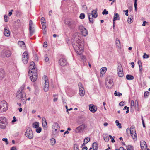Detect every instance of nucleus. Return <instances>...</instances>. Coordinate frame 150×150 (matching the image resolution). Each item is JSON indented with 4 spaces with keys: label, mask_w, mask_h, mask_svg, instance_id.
I'll return each mask as SVG.
<instances>
[{
    "label": "nucleus",
    "mask_w": 150,
    "mask_h": 150,
    "mask_svg": "<svg viewBox=\"0 0 150 150\" xmlns=\"http://www.w3.org/2000/svg\"><path fill=\"white\" fill-rule=\"evenodd\" d=\"M149 94V92L147 91H146L144 93V96H148Z\"/></svg>",
    "instance_id": "4d7b16f0"
},
{
    "label": "nucleus",
    "mask_w": 150,
    "mask_h": 150,
    "mask_svg": "<svg viewBox=\"0 0 150 150\" xmlns=\"http://www.w3.org/2000/svg\"><path fill=\"white\" fill-rule=\"evenodd\" d=\"M89 110L92 112L94 113L97 110V108L93 105L91 104L89 105Z\"/></svg>",
    "instance_id": "dca6fc26"
},
{
    "label": "nucleus",
    "mask_w": 150,
    "mask_h": 150,
    "mask_svg": "<svg viewBox=\"0 0 150 150\" xmlns=\"http://www.w3.org/2000/svg\"><path fill=\"white\" fill-rule=\"evenodd\" d=\"M11 54V52L9 50H3L1 53V55L3 57H9Z\"/></svg>",
    "instance_id": "9b49d317"
},
{
    "label": "nucleus",
    "mask_w": 150,
    "mask_h": 150,
    "mask_svg": "<svg viewBox=\"0 0 150 150\" xmlns=\"http://www.w3.org/2000/svg\"><path fill=\"white\" fill-rule=\"evenodd\" d=\"M5 73L4 69L2 68L0 69V79L2 80L4 78Z\"/></svg>",
    "instance_id": "f3484780"
},
{
    "label": "nucleus",
    "mask_w": 150,
    "mask_h": 150,
    "mask_svg": "<svg viewBox=\"0 0 150 150\" xmlns=\"http://www.w3.org/2000/svg\"><path fill=\"white\" fill-rule=\"evenodd\" d=\"M33 24V22L32 20H30L29 21V28L30 29L32 27V25Z\"/></svg>",
    "instance_id": "6e6d98bb"
},
{
    "label": "nucleus",
    "mask_w": 150,
    "mask_h": 150,
    "mask_svg": "<svg viewBox=\"0 0 150 150\" xmlns=\"http://www.w3.org/2000/svg\"><path fill=\"white\" fill-rule=\"evenodd\" d=\"M7 18L8 16L6 15H5L4 16V20L5 22H7L8 21V20Z\"/></svg>",
    "instance_id": "3c124183"
},
{
    "label": "nucleus",
    "mask_w": 150,
    "mask_h": 150,
    "mask_svg": "<svg viewBox=\"0 0 150 150\" xmlns=\"http://www.w3.org/2000/svg\"><path fill=\"white\" fill-rule=\"evenodd\" d=\"M73 40L76 41L72 42V45L76 53L78 55L81 54L83 51V42L82 40L79 39L78 36L74 38Z\"/></svg>",
    "instance_id": "f257e3e1"
},
{
    "label": "nucleus",
    "mask_w": 150,
    "mask_h": 150,
    "mask_svg": "<svg viewBox=\"0 0 150 150\" xmlns=\"http://www.w3.org/2000/svg\"><path fill=\"white\" fill-rule=\"evenodd\" d=\"M60 129V127L57 123H54L53 125L52 129Z\"/></svg>",
    "instance_id": "c85d7f7f"
},
{
    "label": "nucleus",
    "mask_w": 150,
    "mask_h": 150,
    "mask_svg": "<svg viewBox=\"0 0 150 150\" xmlns=\"http://www.w3.org/2000/svg\"><path fill=\"white\" fill-rule=\"evenodd\" d=\"M29 31L30 33V36L31 37L33 35V34L34 33V30L33 29L32 27L30 29L29 28Z\"/></svg>",
    "instance_id": "c9c22d12"
},
{
    "label": "nucleus",
    "mask_w": 150,
    "mask_h": 150,
    "mask_svg": "<svg viewBox=\"0 0 150 150\" xmlns=\"http://www.w3.org/2000/svg\"><path fill=\"white\" fill-rule=\"evenodd\" d=\"M45 62H47L49 61V58L47 56H45Z\"/></svg>",
    "instance_id": "338daca9"
},
{
    "label": "nucleus",
    "mask_w": 150,
    "mask_h": 150,
    "mask_svg": "<svg viewBox=\"0 0 150 150\" xmlns=\"http://www.w3.org/2000/svg\"><path fill=\"white\" fill-rule=\"evenodd\" d=\"M10 31L6 28L4 29V34L6 36L8 37L10 35Z\"/></svg>",
    "instance_id": "393cba45"
},
{
    "label": "nucleus",
    "mask_w": 150,
    "mask_h": 150,
    "mask_svg": "<svg viewBox=\"0 0 150 150\" xmlns=\"http://www.w3.org/2000/svg\"><path fill=\"white\" fill-rule=\"evenodd\" d=\"M126 78L128 80H132L134 79V77L132 75L127 74L126 76Z\"/></svg>",
    "instance_id": "c756f323"
},
{
    "label": "nucleus",
    "mask_w": 150,
    "mask_h": 150,
    "mask_svg": "<svg viewBox=\"0 0 150 150\" xmlns=\"http://www.w3.org/2000/svg\"><path fill=\"white\" fill-rule=\"evenodd\" d=\"M16 23H17L18 24H19L18 25H19L21 23V21L20 20L18 19L15 21Z\"/></svg>",
    "instance_id": "13d9d810"
},
{
    "label": "nucleus",
    "mask_w": 150,
    "mask_h": 150,
    "mask_svg": "<svg viewBox=\"0 0 150 150\" xmlns=\"http://www.w3.org/2000/svg\"><path fill=\"white\" fill-rule=\"evenodd\" d=\"M138 64L139 65V72L140 74H142V63L141 61L140 60H139L138 62Z\"/></svg>",
    "instance_id": "412c9836"
},
{
    "label": "nucleus",
    "mask_w": 150,
    "mask_h": 150,
    "mask_svg": "<svg viewBox=\"0 0 150 150\" xmlns=\"http://www.w3.org/2000/svg\"><path fill=\"white\" fill-rule=\"evenodd\" d=\"M106 69H107L105 67L102 68L100 70V73L102 74H104L106 72Z\"/></svg>",
    "instance_id": "473e14b6"
},
{
    "label": "nucleus",
    "mask_w": 150,
    "mask_h": 150,
    "mask_svg": "<svg viewBox=\"0 0 150 150\" xmlns=\"http://www.w3.org/2000/svg\"><path fill=\"white\" fill-rule=\"evenodd\" d=\"M132 19H131L130 18H128L127 20V22L128 23H132L131 22Z\"/></svg>",
    "instance_id": "680f3d73"
},
{
    "label": "nucleus",
    "mask_w": 150,
    "mask_h": 150,
    "mask_svg": "<svg viewBox=\"0 0 150 150\" xmlns=\"http://www.w3.org/2000/svg\"><path fill=\"white\" fill-rule=\"evenodd\" d=\"M43 78L44 79L45 82H46V81L48 82V79L47 77L46 76H43Z\"/></svg>",
    "instance_id": "8fccbe9b"
},
{
    "label": "nucleus",
    "mask_w": 150,
    "mask_h": 150,
    "mask_svg": "<svg viewBox=\"0 0 150 150\" xmlns=\"http://www.w3.org/2000/svg\"><path fill=\"white\" fill-rule=\"evenodd\" d=\"M115 122L116 124V126H118L119 128L120 129L122 128V127L121 126V123H119V121L118 120H116Z\"/></svg>",
    "instance_id": "e433bc0d"
},
{
    "label": "nucleus",
    "mask_w": 150,
    "mask_h": 150,
    "mask_svg": "<svg viewBox=\"0 0 150 150\" xmlns=\"http://www.w3.org/2000/svg\"><path fill=\"white\" fill-rule=\"evenodd\" d=\"M145 56L147 58H148L149 57V56L148 55H147L145 53H144V55L143 56V58H145Z\"/></svg>",
    "instance_id": "603ef678"
},
{
    "label": "nucleus",
    "mask_w": 150,
    "mask_h": 150,
    "mask_svg": "<svg viewBox=\"0 0 150 150\" xmlns=\"http://www.w3.org/2000/svg\"><path fill=\"white\" fill-rule=\"evenodd\" d=\"M17 98L23 104L26 103L27 100L26 93L25 92L17 91L16 94Z\"/></svg>",
    "instance_id": "7ed1b4c3"
},
{
    "label": "nucleus",
    "mask_w": 150,
    "mask_h": 150,
    "mask_svg": "<svg viewBox=\"0 0 150 150\" xmlns=\"http://www.w3.org/2000/svg\"><path fill=\"white\" fill-rule=\"evenodd\" d=\"M119 105L121 106H123L124 105V102L122 101L120 102L119 103Z\"/></svg>",
    "instance_id": "69168bd1"
},
{
    "label": "nucleus",
    "mask_w": 150,
    "mask_h": 150,
    "mask_svg": "<svg viewBox=\"0 0 150 150\" xmlns=\"http://www.w3.org/2000/svg\"><path fill=\"white\" fill-rule=\"evenodd\" d=\"M51 144L53 145H54L55 143V141L54 139L53 138H52V139L51 140Z\"/></svg>",
    "instance_id": "37998d69"
},
{
    "label": "nucleus",
    "mask_w": 150,
    "mask_h": 150,
    "mask_svg": "<svg viewBox=\"0 0 150 150\" xmlns=\"http://www.w3.org/2000/svg\"><path fill=\"white\" fill-rule=\"evenodd\" d=\"M59 131V129H52V131L53 134L54 135H56Z\"/></svg>",
    "instance_id": "bb28decb"
},
{
    "label": "nucleus",
    "mask_w": 150,
    "mask_h": 150,
    "mask_svg": "<svg viewBox=\"0 0 150 150\" xmlns=\"http://www.w3.org/2000/svg\"><path fill=\"white\" fill-rule=\"evenodd\" d=\"M41 23H46V22H45V19L44 17H42L41 18Z\"/></svg>",
    "instance_id": "49530a36"
},
{
    "label": "nucleus",
    "mask_w": 150,
    "mask_h": 150,
    "mask_svg": "<svg viewBox=\"0 0 150 150\" xmlns=\"http://www.w3.org/2000/svg\"><path fill=\"white\" fill-rule=\"evenodd\" d=\"M88 15L89 21V22L93 23V21L92 17H91V13H88Z\"/></svg>",
    "instance_id": "2f4dec72"
},
{
    "label": "nucleus",
    "mask_w": 150,
    "mask_h": 150,
    "mask_svg": "<svg viewBox=\"0 0 150 150\" xmlns=\"http://www.w3.org/2000/svg\"><path fill=\"white\" fill-rule=\"evenodd\" d=\"M123 71L122 67L121 64H120L118 66L117 71L118 72H121L120 71Z\"/></svg>",
    "instance_id": "72a5a7b5"
},
{
    "label": "nucleus",
    "mask_w": 150,
    "mask_h": 150,
    "mask_svg": "<svg viewBox=\"0 0 150 150\" xmlns=\"http://www.w3.org/2000/svg\"><path fill=\"white\" fill-rule=\"evenodd\" d=\"M104 139L106 142H108L109 141V139L108 137H106L104 138Z\"/></svg>",
    "instance_id": "0e129e2a"
},
{
    "label": "nucleus",
    "mask_w": 150,
    "mask_h": 150,
    "mask_svg": "<svg viewBox=\"0 0 150 150\" xmlns=\"http://www.w3.org/2000/svg\"><path fill=\"white\" fill-rule=\"evenodd\" d=\"M29 59L28 54L27 52L25 51L22 55V61L24 64H27Z\"/></svg>",
    "instance_id": "0eeeda50"
},
{
    "label": "nucleus",
    "mask_w": 150,
    "mask_h": 150,
    "mask_svg": "<svg viewBox=\"0 0 150 150\" xmlns=\"http://www.w3.org/2000/svg\"><path fill=\"white\" fill-rule=\"evenodd\" d=\"M79 29L83 36H86L87 35V30L83 26H79Z\"/></svg>",
    "instance_id": "f8f14e48"
},
{
    "label": "nucleus",
    "mask_w": 150,
    "mask_h": 150,
    "mask_svg": "<svg viewBox=\"0 0 150 150\" xmlns=\"http://www.w3.org/2000/svg\"><path fill=\"white\" fill-rule=\"evenodd\" d=\"M92 147L93 150H97L98 147V144L94 142L92 144Z\"/></svg>",
    "instance_id": "4be33fe9"
},
{
    "label": "nucleus",
    "mask_w": 150,
    "mask_h": 150,
    "mask_svg": "<svg viewBox=\"0 0 150 150\" xmlns=\"http://www.w3.org/2000/svg\"><path fill=\"white\" fill-rule=\"evenodd\" d=\"M126 109L127 110L126 111V113H128L129 112V107L127 106H125L124 109L126 110Z\"/></svg>",
    "instance_id": "09e8293b"
},
{
    "label": "nucleus",
    "mask_w": 150,
    "mask_h": 150,
    "mask_svg": "<svg viewBox=\"0 0 150 150\" xmlns=\"http://www.w3.org/2000/svg\"><path fill=\"white\" fill-rule=\"evenodd\" d=\"M25 87V86L24 85H23L19 89L18 91L25 92L24 91Z\"/></svg>",
    "instance_id": "f704fd0d"
},
{
    "label": "nucleus",
    "mask_w": 150,
    "mask_h": 150,
    "mask_svg": "<svg viewBox=\"0 0 150 150\" xmlns=\"http://www.w3.org/2000/svg\"><path fill=\"white\" fill-rule=\"evenodd\" d=\"M137 0H134V5L135 8V10L136 11H137Z\"/></svg>",
    "instance_id": "a18cd8bd"
},
{
    "label": "nucleus",
    "mask_w": 150,
    "mask_h": 150,
    "mask_svg": "<svg viewBox=\"0 0 150 150\" xmlns=\"http://www.w3.org/2000/svg\"><path fill=\"white\" fill-rule=\"evenodd\" d=\"M78 86L79 90V93L80 95L81 96H84L85 93L84 89L81 83H79Z\"/></svg>",
    "instance_id": "9d476101"
},
{
    "label": "nucleus",
    "mask_w": 150,
    "mask_h": 150,
    "mask_svg": "<svg viewBox=\"0 0 150 150\" xmlns=\"http://www.w3.org/2000/svg\"><path fill=\"white\" fill-rule=\"evenodd\" d=\"M128 131L130 132L131 135L133 139L134 140H136L137 137L135 127L133 125L131 126L130 129L127 128L126 129L127 132V133Z\"/></svg>",
    "instance_id": "20e7f679"
},
{
    "label": "nucleus",
    "mask_w": 150,
    "mask_h": 150,
    "mask_svg": "<svg viewBox=\"0 0 150 150\" xmlns=\"http://www.w3.org/2000/svg\"><path fill=\"white\" fill-rule=\"evenodd\" d=\"M42 128L40 127H38L36 129V132L38 133H40L41 131Z\"/></svg>",
    "instance_id": "c03bdc74"
},
{
    "label": "nucleus",
    "mask_w": 150,
    "mask_h": 150,
    "mask_svg": "<svg viewBox=\"0 0 150 150\" xmlns=\"http://www.w3.org/2000/svg\"><path fill=\"white\" fill-rule=\"evenodd\" d=\"M115 44L118 50H120L121 49L120 42L118 38H116L115 40Z\"/></svg>",
    "instance_id": "a211bd4d"
},
{
    "label": "nucleus",
    "mask_w": 150,
    "mask_h": 150,
    "mask_svg": "<svg viewBox=\"0 0 150 150\" xmlns=\"http://www.w3.org/2000/svg\"><path fill=\"white\" fill-rule=\"evenodd\" d=\"M47 42L46 41L43 44V47H46L47 46Z\"/></svg>",
    "instance_id": "052dcab7"
},
{
    "label": "nucleus",
    "mask_w": 150,
    "mask_h": 150,
    "mask_svg": "<svg viewBox=\"0 0 150 150\" xmlns=\"http://www.w3.org/2000/svg\"><path fill=\"white\" fill-rule=\"evenodd\" d=\"M2 140L3 141L5 142L6 143V144H8V139L7 138H4L2 139Z\"/></svg>",
    "instance_id": "5fc2aeb1"
},
{
    "label": "nucleus",
    "mask_w": 150,
    "mask_h": 150,
    "mask_svg": "<svg viewBox=\"0 0 150 150\" xmlns=\"http://www.w3.org/2000/svg\"><path fill=\"white\" fill-rule=\"evenodd\" d=\"M90 141V138L88 137H86L84 140L83 142L86 144L87 143Z\"/></svg>",
    "instance_id": "58836bf2"
},
{
    "label": "nucleus",
    "mask_w": 150,
    "mask_h": 150,
    "mask_svg": "<svg viewBox=\"0 0 150 150\" xmlns=\"http://www.w3.org/2000/svg\"><path fill=\"white\" fill-rule=\"evenodd\" d=\"M45 83V84L44 86V91L45 92H47L49 89V81L47 82L46 81Z\"/></svg>",
    "instance_id": "b1692460"
},
{
    "label": "nucleus",
    "mask_w": 150,
    "mask_h": 150,
    "mask_svg": "<svg viewBox=\"0 0 150 150\" xmlns=\"http://www.w3.org/2000/svg\"><path fill=\"white\" fill-rule=\"evenodd\" d=\"M7 124V119L6 117H0V128L5 129Z\"/></svg>",
    "instance_id": "423d86ee"
},
{
    "label": "nucleus",
    "mask_w": 150,
    "mask_h": 150,
    "mask_svg": "<svg viewBox=\"0 0 150 150\" xmlns=\"http://www.w3.org/2000/svg\"><path fill=\"white\" fill-rule=\"evenodd\" d=\"M42 125L43 127L44 128H46L47 127V123L46 121V119L44 117L42 119Z\"/></svg>",
    "instance_id": "aec40b11"
},
{
    "label": "nucleus",
    "mask_w": 150,
    "mask_h": 150,
    "mask_svg": "<svg viewBox=\"0 0 150 150\" xmlns=\"http://www.w3.org/2000/svg\"><path fill=\"white\" fill-rule=\"evenodd\" d=\"M7 103L4 100L0 101V112H3L6 111L8 108Z\"/></svg>",
    "instance_id": "39448f33"
},
{
    "label": "nucleus",
    "mask_w": 150,
    "mask_h": 150,
    "mask_svg": "<svg viewBox=\"0 0 150 150\" xmlns=\"http://www.w3.org/2000/svg\"><path fill=\"white\" fill-rule=\"evenodd\" d=\"M120 72H118V75L119 77H122L123 76V71H121Z\"/></svg>",
    "instance_id": "ea45409f"
},
{
    "label": "nucleus",
    "mask_w": 150,
    "mask_h": 150,
    "mask_svg": "<svg viewBox=\"0 0 150 150\" xmlns=\"http://www.w3.org/2000/svg\"><path fill=\"white\" fill-rule=\"evenodd\" d=\"M119 20L120 17L118 14L117 13H115L113 19V22L115 21L116 20Z\"/></svg>",
    "instance_id": "a878e982"
},
{
    "label": "nucleus",
    "mask_w": 150,
    "mask_h": 150,
    "mask_svg": "<svg viewBox=\"0 0 150 150\" xmlns=\"http://www.w3.org/2000/svg\"><path fill=\"white\" fill-rule=\"evenodd\" d=\"M108 11H107L106 9H105L102 12V13L103 15L104 14H108Z\"/></svg>",
    "instance_id": "de8ad7c7"
},
{
    "label": "nucleus",
    "mask_w": 150,
    "mask_h": 150,
    "mask_svg": "<svg viewBox=\"0 0 150 150\" xmlns=\"http://www.w3.org/2000/svg\"><path fill=\"white\" fill-rule=\"evenodd\" d=\"M10 150H17L16 147L13 146L11 148Z\"/></svg>",
    "instance_id": "774afa93"
},
{
    "label": "nucleus",
    "mask_w": 150,
    "mask_h": 150,
    "mask_svg": "<svg viewBox=\"0 0 150 150\" xmlns=\"http://www.w3.org/2000/svg\"><path fill=\"white\" fill-rule=\"evenodd\" d=\"M42 32L44 34H45L46 33L47 30L46 28L42 29Z\"/></svg>",
    "instance_id": "e2e57ef3"
},
{
    "label": "nucleus",
    "mask_w": 150,
    "mask_h": 150,
    "mask_svg": "<svg viewBox=\"0 0 150 150\" xmlns=\"http://www.w3.org/2000/svg\"><path fill=\"white\" fill-rule=\"evenodd\" d=\"M140 144L141 147L142 149H143L144 147H145L146 148V144L145 141H143L141 142Z\"/></svg>",
    "instance_id": "5701e85b"
},
{
    "label": "nucleus",
    "mask_w": 150,
    "mask_h": 150,
    "mask_svg": "<svg viewBox=\"0 0 150 150\" xmlns=\"http://www.w3.org/2000/svg\"><path fill=\"white\" fill-rule=\"evenodd\" d=\"M105 84L107 87L108 88H112L113 85V81L112 79L107 78L105 80Z\"/></svg>",
    "instance_id": "1a4fd4ad"
},
{
    "label": "nucleus",
    "mask_w": 150,
    "mask_h": 150,
    "mask_svg": "<svg viewBox=\"0 0 150 150\" xmlns=\"http://www.w3.org/2000/svg\"><path fill=\"white\" fill-rule=\"evenodd\" d=\"M85 128V125L84 124H82L76 129L75 132L76 133H79L83 131Z\"/></svg>",
    "instance_id": "2eb2a0df"
},
{
    "label": "nucleus",
    "mask_w": 150,
    "mask_h": 150,
    "mask_svg": "<svg viewBox=\"0 0 150 150\" xmlns=\"http://www.w3.org/2000/svg\"><path fill=\"white\" fill-rule=\"evenodd\" d=\"M59 63L60 66H64L67 65V62L65 59L62 58L59 60Z\"/></svg>",
    "instance_id": "4468645a"
},
{
    "label": "nucleus",
    "mask_w": 150,
    "mask_h": 150,
    "mask_svg": "<svg viewBox=\"0 0 150 150\" xmlns=\"http://www.w3.org/2000/svg\"><path fill=\"white\" fill-rule=\"evenodd\" d=\"M69 27L71 29H74L75 27L76 22L73 21H69L67 22Z\"/></svg>",
    "instance_id": "ddd939ff"
},
{
    "label": "nucleus",
    "mask_w": 150,
    "mask_h": 150,
    "mask_svg": "<svg viewBox=\"0 0 150 150\" xmlns=\"http://www.w3.org/2000/svg\"><path fill=\"white\" fill-rule=\"evenodd\" d=\"M85 17V15L84 13H81L79 16V18L80 19H83Z\"/></svg>",
    "instance_id": "79ce46f5"
},
{
    "label": "nucleus",
    "mask_w": 150,
    "mask_h": 150,
    "mask_svg": "<svg viewBox=\"0 0 150 150\" xmlns=\"http://www.w3.org/2000/svg\"><path fill=\"white\" fill-rule=\"evenodd\" d=\"M45 23H42L41 24L42 26V29H45L46 28V26L45 25Z\"/></svg>",
    "instance_id": "bf43d9fd"
},
{
    "label": "nucleus",
    "mask_w": 150,
    "mask_h": 150,
    "mask_svg": "<svg viewBox=\"0 0 150 150\" xmlns=\"http://www.w3.org/2000/svg\"><path fill=\"white\" fill-rule=\"evenodd\" d=\"M29 68L31 69L28 72L29 75L30 76V78L31 81L35 82L38 78L37 70L35 66L34 62H30Z\"/></svg>",
    "instance_id": "f03ea898"
},
{
    "label": "nucleus",
    "mask_w": 150,
    "mask_h": 150,
    "mask_svg": "<svg viewBox=\"0 0 150 150\" xmlns=\"http://www.w3.org/2000/svg\"><path fill=\"white\" fill-rule=\"evenodd\" d=\"M39 126V122H35L33 123L32 127L33 128H37Z\"/></svg>",
    "instance_id": "cd10ccee"
},
{
    "label": "nucleus",
    "mask_w": 150,
    "mask_h": 150,
    "mask_svg": "<svg viewBox=\"0 0 150 150\" xmlns=\"http://www.w3.org/2000/svg\"><path fill=\"white\" fill-rule=\"evenodd\" d=\"M134 147L132 145H129L127 146L126 150H134Z\"/></svg>",
    "instance_id": "4c0bfd02"
},
{
    "label": "nucleus",
    "mask_w": 150,
    "mask_h": 150,
    "mask_svg": "<svg viewBox=\"0 0 150 150\" xmlns=\"http://www.w3.org/2000/svg\"><path fill=\"white\" fill-rule=\"evenodd\" d=\"M18 44L22 47H23V48H24L25 47V45L23 41H19L18 42Z\"/></svg>",
    "instance_id": "7c9ffc66"
},
{
    "label": "nucleus",
    "mask_w": 150,
    "mask_h": 150,
    "mask_svg": "<svg viewBox=\"0 0 150 150\" xmlns=\"http://www.w3.org/2000/svg\"><path fill=\"white\" fill-rule=\"evenodd\" d=\"M142 123L143 124V127L144 128H145V127L146 126L145 125L144 120L143 119V118L142 116Z\"/></svg>",
    "instance_id": "864d4df0"
},
{
    "label": "nucleus",
    "mask_w": 150,
    "mask_h": 150,
    "mask_svg": "<svg viewBox=\"0 0 150 150\" xmlns=\"http://www.w3.org/2000/svg\"><path fill=\"white\" fill-rule=\"evenodd\" d=\"M25 135L26 137L30 139H32L33 137V134L31 129L29 127L27 129L25 132Z\"/></svg>",
    "instance_id": "6e6552de"
},
{
    "label": "nucleus",
    "mask_w": 150,
    "mask_h": 150,
    "mask_svg": "<svg viewBox=\"0 0 150 150\" xmlns=\"http://www.w3.org/2000/svg\"><path fill=\"white\" fill-rule=\"evenodd\" d=\"M114 95L115 96H120L122 95V94L119 92H118L117 91H115L114 93Z\"/></svg>",
    "instance_id": "a19ab883"
},
{
    "label": "nucleus",
    "mask_w": 150,
    "mask_h": 150,
    "mask_svg": "<svg viewBox=\"0 0 150 150\" xmlns=\"http://www.w3.org/2000/svg\"><path fill=\"white\" fill-rule=\"evenodd\" d=\"M97 9H96L95 10H93L92 11V13H91L92 17L96 18L98 16L97 13Z\"/></svg>",
    "instance_id": "6ab92c4d"
}]
</instances>
